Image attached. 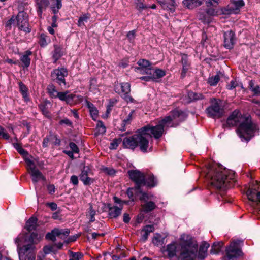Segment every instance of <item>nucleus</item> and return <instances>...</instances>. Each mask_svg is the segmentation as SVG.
<instances>
[{
    "instance_id": "f257e3e1",
    "label": "nucleus",
    "mask_w": 260,
    "mask_h": 260,
    "mask_svg": "<svg viewBox=\"0 0 260 260\" xmlns=\"http://www.w3.org/2000/svg\"><path fill=\"white\" fill-rule=\"evenodd\" d=\"M179 245L180 247L179 258L181 260H197V258L203 260L207 256V250L210 246L208 243H202L197 254V242L190 235L185 234L180 236Z\"/></svg>"
},
{
    "instance_id": "f03ea898",
    "label": "nucleus",
    "mask_w": 260,
    "mask_h": 260,
    "mask_svg": "<svg viewBox=\"0 0 260 260\" xmlns=\"http://www.w3.org/2000/svg\"><path fill=\"white\" fill-rule=\"evenodd\" d=\"M226 123L229 126L239 125L237 133L242 141H249L256 129V126L252 122L251 118L242 116L237 110L234 111L229 116Z\"/></svg>"
},
{
    "instance_id": "7ed1b4c3",
    "label": "nucleus",
    "mask_w": 260,
    "mask_h": 260,
    "mask_svg": "<svg viewBox=\"0 0 260 260\" xmlns=\"http://www.w3.org/2000/svg\"><path fill=\"white\" fill-rule=\"evenodd\" d=\"M169 117H165L158 122L155 126H147L140 129L142 136L139 139L143 141V145H141L142 151L146 152L152 150V147H149V139L152 136L156 139L161 137L164 133V128L169 127Z\"/></svg>"
},
{
    "instance_id": "20e7f679",
    "label": "nucleus",
    "mask_w": 260,
    "mask_h": 260,
    "mask_svg": "<svg viewBox=\"0 0 260 260\" xmlns=\"http://www.w3.org/2000/svg\"><path fill=\"white\" fill-rule=\"evenodd\" d=\"M234 174L220 167L210 171L208 176L211 177V184L217 188L231 187V182H235Z\"/></svg>"
},
{
    "instance_id": "39448f33",
    "label": "nucleus",
    "mask_w": 260,
    "mask_h": 260,
    "mask_svg": "<svg viewBox=\"0 0 260 260\" xmlns=\"http://www.w3.org/2000/svg\"><path fill=\"white\" fill-rule=\"evenodd\" d=\"M24 237L23 235H19L14 240L19 260H35L34 246L30 244H24Z\"/></svg>"
},
{
    "instance_id": "423d86ee",
    "label": "nucleus",
    "mask_w": 260,
    "mask_h": 260,
    "mask_svg": "<svg viewBox=\"0 0 260 260\" xmlns=\"http://www.w3.org/2000/svg\"><path fill=\"white\" fill-rule=\"evenodd\" d=\"M12 25L17 27L19 30L26 32L30 31L29 27L28 16L24 11H20L17 16H12L7 22L6 27L11 29Z\"/></svg>"
},
{
    "instance_id": "0eeeda50",
    "label": "nucleus",
    "mask_w": 260,
    "mask_h": 260,
    "mask_svg": "<svg viewBox=\"0 0 260 260\" xmlns=\"http://www.w3.org/2000/svg\"><path fill=\"white\" fill-rule=\"evenodd\" d=\"M128 174L129 178L136 183L135 189H138L139 190L140 187L145 185L151 187L155 186L154 183L155 181L153 177L149 178L152 179V182L148 181L146 182L144 174L138 170H129L128 171Z\"/></svg>"
},
{
    "instance_id": "6e6552de",
    "label": "nucleus",
    "mask_w": 260,
    "mask_h": 260,
    "mask_svg": "<svg viewBox=\"0 0 260 260\" xmlns=\"http://www.w3.org/2000/svg\"><path fill=\"white\" fill-rule=\"evenodd\" d=\"M210 103V105L206 110L208 116L214 119L221 118L224 114L221 101L213 99L211 100Z\"/></svg>"
},
{
    "instance_id": "1a4fd4ad",
    "label": "nucleus",
    "mask_w": 260,
    "mask_h": 260,
    "mask_svg": "<svg viewBox=\"0 0 260 260\" xmlns=\"http://www.w3.org/2000/svg\"><path fill=\"white\" fill-rule=\"evenodd\" d=\"M240 242V240H237L231 243L226 249V255L223 257L224 260H237L238 257L242 255Z\"/></svg>"
},
{
    "instance_id": "9d476101",
    "label": "nucleus",
    "mask_w": 260,
    "mask_h": 260,
    "mask_svg": "<svg viewBox=\"0 0 260 260\" xmlns=\"http://www.w3.org/2000/svg\"><path fill=\"white\" fill-rule=\"evenodd\" d=\"M141 136H142V135L140 129L137 134L133 136L125 138L123 140L124 147L134 149L137 146H139L140 149L142 151L141 145H143V141H141L139 139Z\"/></svg>"
},
{
    "instance_id": "9b49d317",
    "label": "nucleus",
    "mask_w": 260,
    "mask_h": 260,
    "mask_svg": "<svg viewBox=\"0 0 260 260\" xmlns=\"http://www.w3.org/2000/svg\"><path fill=\"white\" fill-rule=\"evenodd\" d=\"M246 193L248 199L251 202L250 205L260 211V190H257L255 188H249Z\"/></svg>"
},
{
    "instance_id": "f8f14e48",
    "label": "nucleus",
    "mask_w": 260,
    "mask_h": 260,
    "mask_svg": "<svg viewBox=\"0 0 260 260\" xmlns=\"http://www.w3.org/2000/svg\"><path fill=\"white\" fill-rule=\"evenodd\" d=\"M68 75V71L65 68L56 69L51 72L52 80L56 81L59 85L65 86L66 84L64 77Z\"/></svg>"
},
{
    "instance_id": "ddd939ff",
    "label": "nucleus",
    "mask_w": 260,
    "mask_h": 260,
    "mask_svg": "<svg viewBox=\"0 0 260 260\" xmlns=\"http://www.w3.org/2000/svg\"><path fill=\"white\" fill-rule=\"evenodd\" d=\"M70 230L69 229H54L50 233H48L46 235V238L52 241L56 240V237L59 238L64 240L69 235Z\"/></svg>"
},
{
    "instance_id": "4468645a",
    "label": "nucleus",
    "mask_w": 260,
    "mask_h": 260,
    "mask_svg": "<svg viewBox=\"0 0 260 260\" xmlns=\"http://www.w3.org/2000/svg\"><path fill=\"white\" fill-rule=\"evenodd\" d=\"M135 113V110H129L128 108H124L123 110L121 115V119L122 121V130H124V128L126 125L130 124L134 117Z\"/></svg>"
},
{
    "instance_id": "2eb2a0df",
    "label": "nucleus",
    "mask_w": 260,
    "mask_h": 260,
    "mask_svg": "<svg viewBox=\"0 0 260 260\" xmlns=\"http://www.w3.org/2000/svg\"><path fill=\"white\" fill-rule=\"evenodd\" d=\"M178 244L176 242H172L166 247H163L161 251L164 255L169 258H172L176 256L177 252Z\"/></svg>"
},
{
    "instance_id": "dca6fc26",
    "label": "nucleus",
    "mask_w": 260,
    "mask_h": 260,
    "mask_svg": "<svg viewBox=\"0 0 260 260\" xmlns=\"http://www.w3.org/2000/svg\"><path fill=\"white\" fill-rule=\"evenodd\" d=\"M20 235H23L25 236L24 240H23L24 244H30L32 245L39 242L43 237L42 234H38L36 233H32L30 235L24 234H21Z\"/></svg>"
},
{
    "instance_id": "f3484780",
    "label": "nucleus",
    "mask_w": 260,
    "mask_h": 260,
    "mask_svg": "<svg viewBox=\"0 0 260 260\" xmlns=\"http://www.w3.org/2000/svg\"><path fill=\"white\" fill-rule=\"evenodd\" d=\"M121 96L127 102H133L134 99L129 95L131 91V85L129 83H122L120 84Z\"/></svg>"
},
{
    "instance_id": "a211bd4d",
    "label": "nucleus",
    "mask_w": 260,
    "mask_h": 260,
    "mask_svg": "<svg viewBox=\"0 0 260 260\" xmlns=\"http://www.w3.org/2000/svg\"><path fill=\"white\" fill-rule=\"evenodd\" d=\"M166 117H169L170 119L169 122V127L173 126L172 122L173 121H181L184 118V113L178 110H175L171 112V114Z\"/></svg>"
},
{
    "instance_id": "6ab92c4d",
    "label": "nucleus",
    "mask_w": 260,
    "mask_h": 260,
    "mask_svg": "<svg viewBox=\"0 0 260 260\" xmlns=\"http://www.w3.org/2000/svg\"><path fill=\"white\" fill-rule=\"evenodd\" d=\"M224 47L227 49L233 48L235 42L234 34L231 31H228L224 34Z\"/></svg>"
},
{
    "instance_id": "aec40b11",
    "label": "nucleus",
    "mask_w": 260,
    "mask_h": 260,
    "mask_svg": "<svg viewBox=\"0 0 260 260\" xmlns=\"http://www.w3.org/2000/svg\"><path fill=\"white\" fill-rule=\"evenodd\" d=\"M90 169L84 167L80 175V179L85 185H90L93 182V180L88 177Z\"/></svg>"
},
{
    "instance_id": "412c9836",
    "label": "nucleus",
    "mask_w": 260,
    "mask_h": 260,
    "mask_svg": "<svg viewBox=\"0 0 260 260\" xmlns=\"http://www.w3.org/2000/svg\"><path fill=\"white\" fill-rule=\"evenodd\" d=\"M29 173L32 177V180L34 183H37L38 181L41 180L43 181L46 180L45 177L37 168L32 169V171L29 172Z\"/></svg>"
},
{
    "instance_id": "4be33fe9",
    "label": "nucleus",
    "mask_w": 260,
    "mask_h": 260,
    "mask_svg": "<svg viewBox=\"0 0 260 260\" xmlns=\"http://www.w3.org/2000/svg\"><path fill=\"white\" fill-rule=\"evenodd\" d=\"M146 74H151L153 78V81H156L157 79L162 78L165 75V72L161 69H157L155 70L147 69L146 71Z\"/></svg>"
},
{
    "instance_id": "5701e85b",
    "label": "nucleus",
    "mask_w": 260,
    "mask_h": 260,
    "mask_svg": "<svg viewBox=\"0 0 260 260\" xmlns=\"http://www.w3.org/2000/svg\"><path fill=\"white\" fill-rule=\"evenodd\" d=\"M224 74L221 72H219L215 76L209 77L207 80V83L210 86H215L219 82L221 78L223 77Z\"/></svg>"
},
{
    "instance_id": "b1692460",
    "label": "nucleus",
    "mask_w": 260,
    "mask_h": 260,
    "mask_svg": "<svg viewBox=\"0 0 260 260\" xmlns=\"http://www.w3.org/2000/svg\"><path fill=\"white\" fill-rule=\"evenodd\" d=\"M204 0H184L183 4L188 9H193L201 5Z\"/></svg>"
},
{
    "instance_id": "393cba45",
    "label": "nucleus",
    "mask_w": 260,
    "mask_h": 260,
    "mask_svg": "<svg viewBox=\"0 0 260 260\" xmlns=\"http://www.w3.org/2000/svg\"><path fill=\"white\" fill-rule=\"evenodd\" d=\"M181 63L182 64V70L181 76V77L183 78L185 76L190 65V63L188 61L187 56L186 55H181Z\"/></svg>"
},
{
    "instance_id": "a878e982",
    "label": "nucleus",
    "mask_w": 260,
    "mask_h": 260,
    "mask_svg": "<svg viewBox=\"0 0 260 260\" xmlns=\"http://www.w3.org/2000/svg\"><path fill=\"white\" fill-rule=\"evenodd\" d=\"M31 54L32 52L29 50H27L21 56L20 60L23 63V67L28 68L30 66L31 61L30 56L31 55Z\"/></svg>"
},
{
    "instance_id": "bb28decb",
    "label": "nucleus",
    "mask_w": 260,
    "mask_h": 260,
    "mask_svg": "<svg viewBox=\"0 0 260 260\" xmlns=\"http://www.w3.org/2000/svg\"><path fill=\"white\" fill-rule=\"evenodd\" d=\"M122 205H120L119 207L113 206L110 207L109 210V214L112 218H116L121 213Z\"/></svg>"
},
{
    "instance_id": "cd10ccee",
    "label": "nucleus",
    "mask_w": 260,
    "mask_h": 260,
    "mask_svg": "<svg viewBox=\"0 0 260 260\" xmlns=\"http://www.w3.org/2000/svg\"><path fill=\"white\" fill-rule=\"evenodd\" d=\"M54 49L52 53V58L54 60V62H55L61 57L63 53L61 51V47L58 45H54Z\"/></svg>"
},
{
    "instance_id": "c85d7f7f",
    "label": "nucleus",
    "mask_w": 260,
    "mask_h": 260,
    "mask_svg": "<svg viewBox=\"0 0 260 260\" xmlns=\"http://www.w3.org/2000/svg\"><path fill=\"white\" fill-rule=\"evenodd\" d=\"M164 239L160 234H155L152 238V242L155 246H161L164 243Z\"/></svg>"
},
{
    "instance_id": "c756f323",
    "label": "nucleus",
    "mask_w": 260,
    "mask_h": 260,
    "mask_svg": "<svg viewBox=\"0 0 260 260\" xmlns=\"http://www.w3.org/2000/svg\"><path fill=\"white\" fill-rule=\"evenodd\" d=\"M37 218L35 217H31L26 222L25 228L28 231H31L35 230L37 226Z\"/></svg>"
},
{
    "instance_id": "7c9ffc66",
    "label": "nucleus",
    "mask_w": 260,
    "mask_h": 260,
    "mask_svg": "<svg viewBox=\"0 0 260 260\" xmlns=\"http://www.w3.org/2000/svg\"><path fill=\"white\" fill-rule=\"evenodd\" d=\"M52 1L51 8L54 14H56L61 8V0H51Z\"/></svg>"
},
{
    "instance_id": "2f4dec72",
    "label": "nucleus",
    "mask_w": 260,
    "mask_h": 260,
    "mask_svg": "<svg viewBox=\"0 0 260 260\" xmlns=\"http://www.w3.org/2000/svg\"><path fill=\"white\" fill-rule=\"evenodd\" d=\"M38 6V13L39 15L42 13L43 9L45 8L48 5V0H36Z\"/></svg>"
},
{
    "instance_id": "473e14b6",
    "label": "nucleus",
    "mask_w": 260,
    "mask_h": 260,
    "mask_svg": "<svg viewBox=\"0 0 260 260\" xmlns=\"http://www.w3.org/2000/svg\"><path fill=\"white\" fill-rule=\"evenodd\" d=\"M224 243L223 242H215L212 246L211 250V253L213 254H217L221 250V248L223 247Z\"/></svg>"
},
{
    "instance_id": "72a5a7b5",
    "label": "nucleus",
    "mask_w": 260,
    "mask_h": 260,
    "mask_svg": "<svg viewBox=\"0 0 260 260\" xmlns=\"http://www.w3.org/2000/svg\"><path fill=\"white\" fill-rule=\"evenodd\" d=\"M169 3H163L162 9L164 10H169L170 11L173 12L175 11L176 7V3L175 0H170Z\"/></svg>"
},
{
    "instance_id": "f704fd0d",
    "label": "nucleus",
    "mask_w": 260,
    "mask_h": 260,
    "mask_svg": "<svg viewBox=\"0 0 260 260\" xmlns=\"http://www.w3.org/2000/svg\"><path fill=\"white\" fill-rule=\"evenodd\" d=\"M79 96L74 94L69 93L68 95V99L67 104L69 105H74L78 102V101L80 99Z\"/></svg>"
},
{
    "instance_id": "c9c22d12",
    "label": "nucleus",
    "mask_w": 260,
    "mask_h": 260,
    "mask_svg": "<svg viewBox=\"0 0 260 260\" xmlns=\"http://www.w3.org/2000/svg\"><path fill=\"white\" fill-rule=\"evenodd\" d=\"M19 87L20 92L24 98L25 100L27 101L29 100L28 94V88L22 82L19 83Z\"/></svg>"
},
{
    "instance_id": "e433bc0d",
    "label": "nucleus",
    "mask_w": 260,
    "mask_h": 260,
    "mask_svg": "<svg viewBox=\"0 0 260 260\" xmlns=\"http://www.w3.org/2000/svg\"><path fill=\"white\" fill-rule=\"evenodd\" d=\"M50 42V39L45 34H42L40 36L39 43L41 47H44L46 46Z\"/></svg>"
},
{
    "instance_id": "4c0bfd02",
    "label": "nucleus",
    "mask_w": 260,
    "mask_h": 260,
    "mask_svg": "<svg viewBox=\"0 0 260 260\" xmlns=\"http://www.w3.org/2000/svg\"><path fill=\"white\" fill-rule=\"evenodd\" d=\"M143 210L146 212H148L154 210L156 208L155 204L152 202H148L142 205Z\"/></svg>"
},
{
    "instance_id": "58836bf2",
    "label": "nucleus",
    "mask_w": 260,
    "mask_h": 260,
    "mask_svg": "<svg viewBox=\"0 0 260 260\" xmlns=\"http://www.w3.org/2000/svg\"><path fill=\"white\" fill-rule=\"evenodd\" d=\"M137 63L140 67L145 68L146 71H147V69L152 70L151 64L147 60L140 59L138 61Z\"/></svg>"
},
{
    "instance_id": "ea45409f",
    "label": "nucleus",
    "mask_w": 260,
    "mask_h": 260,
    "mask_svg": "<svg viewBox=\"0 0 260 260\" xmlns=\"http://www.w3.org/2000/svg\"><path fill=\"white\" fill-rule=\"evenodd\" d=\"M52 138L55 139V144H59L60 143V140L58 139L56 137V136L53 135H50L48 137H45L43 141V146L44 147H46L48 146V142H49L50 140L52 139Z\"/></svg>"
},
{
    "instance_id": "a19ab883",
    "label": "nucleus",
    "mask_w": 260,
    "mask_h": 260,
    "mask_svg": "<svg viewBox=\"0 0 260 260\" xmlns=\"http://www.w3.org/2000/svg\"><path fill=\"white\" fill-rule=\"evenodd\" d=\"M48 92L51 98H57L59 92L56 89L53 85L49 86L47 88Z\"/></svg>"
},
{
    "instance_id": "79ce46f5",
    "label": "nucleus",
    "mask_w": 260,
    "mask_h": 260,
    "mask_svg": "<svg viewBox=\"0 0 260 260\" xmlns=\"http://www.w3.org/2000/svg\"><path fill=\"white\" fill-rule=\"evenodd\" d=\"M231 2L236 10H239L240 8L243 7L245 5V3L243 0H231Z\"/></svg>"
},
{
    "instance_id": "37998d69",
    "label": "nucleus",
    "mask_w": 260,
    "mask_h": 260,
    "mask_svg": "<svg viewBox=\"0 0 260 260\" xmlns=\"http://www.w3.org/2000/svg\"><path fill=\"white\" fill-rule=\"evenodd\" d=\"M39 108L41 111L42 114L46 117L50 118V114L48 111L46 105L45 104H41L39 105Z\"/></svg>"
},
{
    "instance_id": "c03bdc74",
    "label": "nucleus",
    "mask_w": 260,
    "mask_h": 260,
    "mask_svg": "<svg viewBox=\"0 0 260 260\" xmlns=\"http://www.w3.org/2000/svg\"><path fill=\"white\" fill-rule=\"evenodd\" d=\"M90 18V15L89 14H85L82 16H81L79 18V19L78 20V25L79 26H82L83 25H84V22H87L88 20Z\"/></svg>"
},
{
    "instance_id": "a18cd8bd",
    "label": "nucleus",
    "mask_w": 260,
    "mask_h": 260,
    "mask_svg": "<svg viewBox=\"0 0 260 260\" xmlns=\"http://www.w3.org/2000/svg\"><path fill=\"white\" fill-rule=\"evenodd\" d=\"M96 127L99 134H103L106 132V127L101 121H98Z\"/></svg>"
},
{
    "instance_id": "49530a36",
    "label": "nucleus",
    "mask_w": 260,
    "mask_h": 260,
    "mask_svg": "<svg viewBox=\"0 0 260 260\" xmlns=\"http://www.w3.org/2000/svg\"><path fill=\"white\" fill-rule=\"evenodd\" d=\"M0 138L8 140L10 138V136L6 131L0 125Z\"/></svg>"
},
{
    "instance_id": "de8ad7c7",
    "label": "nucleus",
    "mask_w": 260,
    "mask_h": 260,
    "mask_svg": "<svg viewBox=\"0 0 260 260\" xmlns=\"http://www.w3.org/2000/svg\"><path fill=\"white\" fill-rule=\"evenodd\" d=\"M69 91H67L65 92H59V94L58 96V98L62 101H65L67 103V99H68V95L69 94Z\"/></svg>"
},
{
    "instance_id": "09e8293b",
    "label": "nucleus",
    "mask_w": 260,
    "mask_h": 260,
    "mask_svg": "<svg viewBox=\"0 0 260 260\" xmlns=\"http://www.w3.org/2000/svg\"><path fill=\"white\" fill-rule=\"evenodd\" d=\"M121 140L120 139H115L113 141L110 143L109 148L110 149H115L117 148L118 145L121 142Z\"/></svg>"
},
{
    "instance_id": "8fccbe9b",
    "label": "nucleus",
    "mask_w": 260,
    "mask_h": 260,
    "mask_svg": "<svg viewBox=\"0 0 260 260\" xmlns=\"http://www.w3.org/2000/svg\"><path fill=\"white\" fill-rule=\"evenodd\" d=\"M71 254L72 258L69 260H80L83 257L82 254L80 252H71Z\"/></svg>"
},
{
    "instance_id": "3c124183",
    "label": "nucleus",
    "mask_w": 260,
    "mask_h": 260,
    "mask_svg": "<svg viewBox=\"0 0 260 260\" xmlns=\"http://www.w3.org/2000/svg\"><path fill=\"white\" fill-rule=\"evenodd\" d=\"M95 215V211L93 209L92 206L91 205L90 207L89 211V215L90 216V222H92L94 221V220H95V218H94Z\"/></svg>"
},
{
    "instance_id": "603ef678",
    "label": "nucleus",
    "mask_w": 260,
    "mask_h": 260,
    "mask_svg": "<svg viewBox=\"0 0 260 260\" xmlns=\"http://www.w3.org/2000/svg\"><path fill=\"white\" fill-rule=\"evenodd\" d=\"M136 190H137V192L140 193L142 194L141 197H140V199L142 201H146L149 199V196L147 193L145 192H143L142 190L140 189V187L139 188V189H136Z\"/></svg>"
},
{
    "instance_id": "864d4df0",
    "label": "nucleus",
    "mask_w": 260,
    "mask_h": 260,
    "mask_svg": "<svg viewBox=\"0 0 260 260\" xmlns=\"http://www.w3.org/2000/svg\"><path fill=\"white\" fill-rule=\"evenodd\" d=\"M238 85V83L235 80L231 81L229 84L226 85V88L228 90H233Z\"/></svg>"
},
{
    "instance_id": "5fc2aeb1",
    "label": "nucleus",
    "mask_w": 260,
    "mask_h": 260,
    "mask_svg": "<svg viewBox=\"0 0 260 260\" xmlns=\"http://www.w3.org/2000/svg\"><path fill=\"white\" fill-rule=\"evenodd\" d=\"M89 111L93 120H96L98 117V111L97 109L95 107L93 109L90 110Z\"/></svg>"
},
{
    "instance_id": "6e6d98bb",
    "label": "nucleus",
    "mask_w": 260,
    "mask_h": 260,
    "mask_svg": "<svg viewBox=\"0 0 260 260\" xmlns=\"http://www.w3.org/2000/svg\"><path fill=\"white\" fill-rule=\"evenodd\" d=\"M136 7L140 11H142L148 8V7L146 5H144L141 1V0L138 1V2L136 4Z\"/></svg>"
},
{
    "instance_id": "4d7b16f0",
    "label": "nucleus",
    "mask_w": 260,
    "mask_h": 260,
    "mask_svg": "<svg viewBox=\"0 0 260 260\" xmlns=\"http://www.w3.org/2000/svg\"><path fill=\"white\" fill-rule=\"evenodd\" d=\"M69 146L70 148L72 149V152L76 153L79 152V149L75 143L71 142L69 144Z\"/></svg>"
},
{
    "instance_id": "13d9d810",
    "label": "nucleus",
    "mask_w": 260,
    "mask_h": 260,
    "mask_svg": "<svg viewBox=\"0 0 260 260\" xmlns=\"http://www.w3.org/2000/svg\"><path fill=\"white\" fill-rule=\"evenodd\" d=\"M127 37L130 42H133L135 38V31H130L127 34Z\"/></svg>"
},
{
    "instance_id": "bf43d9fd",
    "label": "nucleus",
    "mask_w": 260,
    "mask_h": 260,
    "mask_svg": "<svg viewBox=\"0 0 260 260\" xmlns=\"http://www.w3.org/2000/svg\"><path fill=\"white\" fill-rule=\"evenodd\" d=\"M59 123L60 125L65 124L68 126H71L72 125V122L68 118H64L61 120Z\"/></svg>"
},
{
    "instance_id": "052dcab7",
    "label": "nucleus",
    "mask_w": 260,
    "mask_h": 260,
    "mask_svg": "<svg viewBox=\"0 0 260 260\" xmlns=\"http://www.w3.org/2000/svg\"><path fill=\"white\" fill-rule=\"evenodd\" d=\"M153 177L154 180V184H155V186L156 185V183H157V181H156V179L154 178V176L153 175H151V174H147L146 175H145V181L146 182L147 181H149V182H152V179H150L149 178L150 177Z\"/></svg>"
},
{
    "instance_id": "680f3d73",
    "label": "nucleus",
    "mask_w": 260,
    "mask_h": 260,
    "mask_svg": "<svg viewBox=\"0 0 260 260\" xmlns=\"http://www.w3.org/2000/svg\"><path fill=\"white\" fill-rule=\"evenodd\" d=\"M218 4V0H207L206 4L208 7L213 6H216Z\"/></svg>"
},
{
    "instance_id": "e2e57ef3",
    "label": "nucleus",
    "mask_w": 260,
    "mask_h": 260,
    "mask_svg": "<svg viewBox=\"0 0 260 260\" xmlns=\"http://www.w3.org/2000/svg\"><path fill=\"white\" fill-rule=\"evenodd\" d=\"M26 162L28 167L29 172L32 171V169H36L33 162L30 159H26Z\"/></svg>"
},
{
    "instance_id": "0e129e2a",
    "label": "nucleus",
    "mask_w": 260,
    "mask_h": 260,
    "mask_svg": "<svg viewBox=\"0 0 260 260\" xmlns=\"http://www.w3.org/2000/svg\"><path fill=\"white\" fill-rule=\"evenodd\" d=\"M154 231V227L152 225H147L143 230L142 232H145L150 234Z\"/></svg>"
},
{
    "instance_id": "69168bd1",
    "label": "nucleus",
    "mask_w": 260,
    "mask_h": 260,
    "mask_svg": "<svg viewBox=\"0 0 260 260\" xmlns=\"http://www.w3.org/2000/svg\"><path fill=\"white\" fill-rule=\"evenodd\" d=\"M147 76H142V77H140L139 78L140 79H141L142 80H144L146 81H149L150 80H153V78H154V77H152L151 74H147Z\"/></svg>"
},
{
    "instance_id": "338daca9",
    "label": "nucleus",
    "mask_w": 260,
    "mask_h": 260,
    "mask_svg": "<svg viewBox=\"0 0 260 260\" xmlns=\"http://www.w3.org/2000/svg\"><path fill=\"white\" fill-rule=\"evenodd\" d=\"M53 250V247L51 246H46L43 248V251L45 254H48L52 252Z\"/></svg>"
},
{
    "instance_id": "774afa93",
    "label": "nucleus",
    "mask_w": 260,
    "mask_h": 260,
    "mask_svg": "<svg viewBox=\"0 0 260 260\" xmlns=\"http://www.w3.org/2000/svg\"><path fill=\"white\" fill-rule=\"evenodd\" d=\"M251 91L254 95L260 94V87L258 85H256L252 89Z\"/></svg>"
}]
</instances>
